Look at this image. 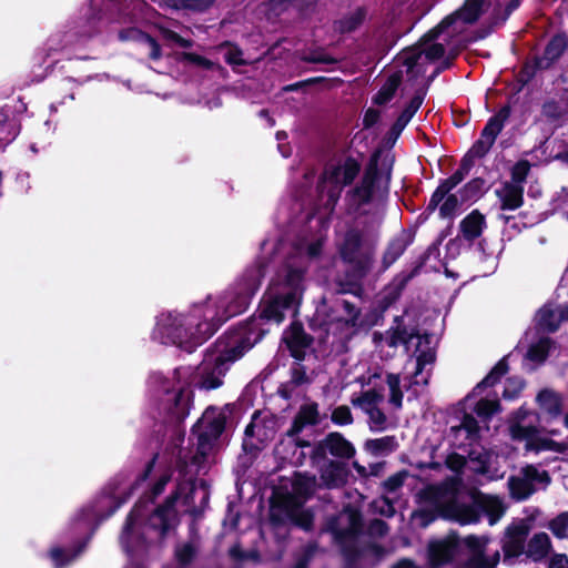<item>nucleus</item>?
Here are the masks:
<instances>
[{
    "label": "nucleus",
    "mask_w": 568,
    "mask_h": 568,
    "mask_svg": "<svg viewBox=\"0 0 568 568\" xmlns=\"http://www.w3.org/2000/svg\"><path fill=\"white\" fill-rule=\"evenodd\" d=\"M261 267L247 268L219 302L217 311L210 318L195 321L193 316H169L160 332L173 345L192 353L204 344L230 318L244 313L262 283Z\"/></svg>",
    "instance_id": "f257e3e1"
},
{
    "label": "nucleus",
    "mask_w": 568,
    "mask_h": 568,
    "mask_svg": "<svg viewBox=\"0 0 568 568\" xmlns=\"http://www.w3.org/2000/svg\"><path fill=\"white\" fill-rule=\"evenodd\" d=\"M252 348L248 338L236 337L229 332L220 336L204 354L199 366L197 386L205 390L216 389L223 384V377L231 365Z\"/></svg>",
    "instance_id": "f03ea898"
},
{
    "label": "nucleus",
    "mask_w": 568,
    "mask_h": 568,
    "mask_svg": "<svg viewBox=\"0 0 568 568\" xmlns=\"http://www.w3.org/2000/svg\"><path fill=\"white\" fill-rule=\"evenodd\" d=\"M471 503H460L456 496L443 504L445 520L458 523L462 526L478 524L483 515H486L490 526H494L504 515L505 507L498 496L487 495L475 490Z\"/></svg>",
    "instance_id": "7ed1b4c3"
},
{
    "label": "nucleus",
    "mask_w": 568,
    "mask_h": 568,
    "mask_svg": "<svg viewBox=\"0 0 568 568\" xmlns=\"http://www.w3.org/2000/svg\"><path fill=\"white\" fill-rule=\"evenodd\" d=\"M286 312H292L293 316L297 315L293 304L285 303L281 295L273 293L260 303L256 314L227 332L236 337L248 338L253 347L268 334L270 328L266 325L270 323L280 325L285 321Z\"/></svg>",
    "instance_id": "20e7f679"
},
{
    "label": "nucleus",
    "mask_w": 568,
    "mask_h": 568,
    "mask_svg": "<svg viewBox=\"0 0 568 568\" xmlns=\"http://www.w3.org/2000/svg\"><path fill=\"white\" fill-rule=\"evenodd\" d=\"M341 261L352 276H367L373 270L376 244L357 227L346 230L337 248Z\"/></svg>",
    "instance_id": "39448f33"
},
{
    "label": "nucleus",
    "mask_w": 568,
    "mask_h": 568,
    "mask_svg": "<svg viewBox=\"0 0 568 568\" xmlns=\"http://www.w3.org/2000/svg\"><path fill=\"white\" fill-rule=\"evenodd\" d=\"M270 524L282 527L288 520L305 532L314 529L315 515L311 508H303L302 503L291 493L281 494L271 499Z\"/></svg>",
    "instance_id": "423d86ee"
},
{
    "label": "nucleus",
    "mask_w": 568,
    "mask_h": 568,
    "mask_svg": "<svg viewBox=\"0 0 568 568\" xmlns=\"http://www.w3.org/2000/svg\"><path fill=\"white\" fill-rule=\"evenodd\" d=\"M306 270L291 264L284 266L282 273L277 274L274 283V293L281 295L285 303L295 306V314L300 313L306 291Z\"/></svg>",
    "instance_id": "0eeeda50"
},
{
    "label": "nucleus",
    "mask_w": 568,
    "mask_h": 568,
    "mask_svg": "<svg viewBox=\"0 0 568 568\" xmlns=\"http://www.w3.org/2000/svg\"><path fill=\"white\" fill-rule=\"evenodd\" d=\"M225 426L226 417L224 414L211 417L209 410L192 426L191 433L197 438L194 462L199 457L204 459L209 455L215 442L225 430Z\"/></svg>",
    "instance_id": "6e6552de"
},
{
    "label": "nucleus",
    "mask_w": 568,
    "mask_h": 568,
    "mask_svg": "<svg viewBox=\"0 0 568 568\" xmlns=\"http://www.w3.org/2000/svg\"><path fill=\"white\" fill-rule=\"evenodd\" d=\"M356 454L355 446L339 432H331L313 445L310 458L314 465L327 459V455L337 460H349Z\"/></svg>",
    "instance_id": "1a4fd4ad"
},
{
    "label": "nucleus",
    "mask_w": 568,
    "mask_h": 568,
    "mask_svg": "<svg viewBox=\"0 0 568 568\" xmlns=\"http://www.w3.org/2000/svg\"><path fill=\"white\" fill-rule=\"evenodd\" d=\"M449 488L446 483L440 485H427L418 493V498L422 503H427L433 508H420L413 513V517L419 520V526L423 528L428 527L437 518L444 519L443 501L444 497L448 494Z\"/></svg>",
    "instance_id": "9d476101"
},
{
    "label": "nucleus",
    "mask_w": 568,
    "mask_h": 568,
    "mask_svg": "<svg viewBox=\"0 0 568 568\" xmlns=\"http://www.w3.org/2000/svg\"><path fill=\"white\" fill-rule=\"evenodd\" d=\"M165 395L166 398L162 404L165 422L179 427L184 423L193 407L194 392L189 386H183L176 390H166Z\"/></svg>",
    "instance_id": "9b49d317"
},
{
    "label": "nucleus",
    "mask_w": 568,
    "mask_h": 568,
    "mask_svg": "<svg viewBox=\"0 0 568 568\" xmlns=\"http://www.w3.org/2000/svg\"><path fill=\"white\" fill-rule=\"evenodd\" d=\"M320 468L321 488L335 489L342 488L348 483L351 470L347 462L337 459H326Z\"/></svg>",
    "instance_id": "f8f14e48"
},
{
    "label": "nucleus",
    "mask_w": 568,
    "mask_h": 568,
    "mask_svg": "<svg viewBox=\"0 0 568 568\" xmlns=\"http://www.w3.org/2000/svg\"><path fill=\"white\" fill-rule=\"evenodd\" d=\"M361 163L353 156H347L343 163L326 166L322 178L329 184L348 186L353 184L361 172Z\"/></svg>",
    "instance_id": "ddd939ff"
},
{
    "label": "nucleus",
    "mask_w": 568,
    "mask_h": 568,
    "mask_svg": "<svg viewBox=\"0 0 568 568\" xmlns=\"http://www.w3.org/2000/svg\"><path fill=\"white\" fill-rule=\"evenodd\" d=\"M290 355L297 362H303L306 357V349L314 343V337L306 333L301 322H293L290 325V333L284 338Z\"/></svg>",
    "instance_id": "4468645a"
},
{
    "label": "nucleus",
    "mask_w": 568,
    "mask_h": 568,
    "mask_svg": "<svg viewBox=\"0 0 568 568\" xmlns=\"http://www.w3.org/2000/svg\"><path fill=\"white\" fill-rule=\"evenodd\" d=\"M568 50V36L565 32L555 33L546 43L542 54L535 55L538 68L550 70Z\"/></svg>",
    "instance_id": "2eb2a0df"
},
{
    "label": "nucleus",
    "mask_w": 568,
    "mask_h": 568,
    "mask_svg": "<svg viewBox=\"0 0 568 568\" xmlns=\"http://www.w3.org/2000/svg\"><path fill=\"white\" fill-rule=\"evenodd\" d=\"M459 549L457 538L434 540L428 544V562L430 566L443 567L450 564Z\"/></svg>",
    "instance_id": "dca6fc26"
},
{
    "label": "nucleus",
    "mask_w": 568,
    "mask_h": 568,
    "mask_svg": "<svg viewBox=\"0 0 568 568\" xmlns=\"http://www.w3.org/2000/svg\"><path fill=\"white\" fill-rule=\"evenodd\" d=\"M415 233L403 229L389 240L382 257V271L389 268L414 242Z\"/></svg>",
    "instance_id": "f3484780"
},
{
    "label": "nucleus",
    "mask_w": 568,
    "mask_h": 568,
    "mask_svg": "<svg viewBox=\"0 0 568 568\" xmlns=\"http://www.w3.org/2000/svg\"><path fill=\"white\" fill-rule=\"evenodd\" d=\"M320 422L318 404L316 402L303 404L294 416L291 427L286 430V436L296 437L306 426H316Z\"/></svg>",
    "instance_id": "a211bd4d"
},
{
    "label": "nucleus",
    "mask_w": 568,
    "mask_h": 568,
    "mask_svg": "<svg viewBox=\"0 0 568 568\" xmlns=\"http://www.w3.org/2000/svg\"><path fill=\"white\" fill-rule=\"evenodd\" d=\"M335 306L344 311L346 316L333 317L331 324L341 331H356L362 327V310L348 300H336Z\"/></svg>",
    "instance_id": "6ab92c4d"
},
{
    "label": "nucleus",
    "mask_w": 568,
    "mask_h": 568,
    "mask_svg": "<svg viewBox=\"0 0 568 568\" xmlns=\"http://www.w3.org/2000/svg\"><path fill=\"white\" fill-rule=\"evenodd\" d=\"M510 114V104L507 103L503 105L493 116L489 118L486 125L481 130L480 139L476 142H495Z\"/></svg>",
    "instance_id": "aec40b11"
},
{
    "label": "nucleus",
    "mask_w": 568,
    "mask_h": 568,
    "mask_svg": "<svg viewBox=\"0 0 568 568\" xmlns=\"http://www.w3.org/2000/svg\"><path fill=\"white\" fill-rule=\"evenodd\" d=\"M503 211H515L524 204V186L505 182L501 189L496 190Z\"/></svg>",
    "instance_id": "412c9836"
},
{
    "label": "nucleus",
    "mask_w": 568,
    "mask_h": 568,
    "mask_svg": "<svg viewBox=\"0 0 568 568\" xmlns=\"http://www.w3.org/2000/svg\"><path fill=\"white\" fill-rule=\"evenodd\" d=\"M486 227L485 215L478 210H473L459 223L463 237L468 242L477 240Z\"/></svg>",
    "instance_id": "4be33fe9"
},
{
    "label": "nucleus",
    "mask_w": 568,
    "mask_h": 568,
    "mask_svg": "<svg viewBox=\"0 0 568 568\" xmlns=\"http://www.w3.org/2000/svg\"><path fill=\"white\" fill-rule=\"evenodd\" d=\"M487 542L488 538L478 537L476 535H468L463 539L464 546L470 552V556L464 564L465 568H475L476 566L483 565Z\"/></svg>",
    "instance_id": "5701e85b"
},
{
    "label": "nucleus",
    "mask_w": 568,
    "mask_h": 568,
    "mask_svg": "<svg viewBox=\"0 0 568 568\" xmlns=\"http://www.w3.org/2000/svg\"><path fill=\"white\" fill-rule=\"evenodd\" d=\"M367 17L365 7H357L353 12L343 16L341 19L335 20L333 28L339 34H348L355 32L362 27Z\"/></svg>",
    "instance_id": "b1692460"
},
{
    "label": "nucleus",
    "mask_w": 568,
    "mask_h": 568,
    "mask_svg": "<svg viewBox=\"0 0 568 568\" xmlns=\"http://www.w3.org/2000/svg\"><path fill=\"white\" fill-rule=\"evenodd\" d=\"M485 3L486 0H465L463 6L448 14V17H453L454 23L457 20H462L466 24H474L484 13Z\"/></svg>",
    "instance_id": "393cba45"
},
{
    "label": "nucleus",
    "mask_w": 568,
    "mask_h": 568,
    "mask_svg": "<svg viewBox=\"0 0 568 568\" xmlns=\"http://www.w3.org/2000/svg\"><path fill=\"white\" fill-rule=\"evenodd\" d=\"M432 254V247H428L424 253H422L414 263L413 268L409 272H400L394 278V293L395 296H399L400 293L405 290L407 284L416 277L422 268L425 266L427 261L429 260Z\"/></svg>",
    "instance_id": "a878e982"
},
{
    "label": "nucleus",
    "mask_w": 568,
    "mask_h": 568,
    "mask_svg": "<svg viewBox=\"0 0 568 568\" xmlns=\"http://www.w3.org/2000/svg\"><path fill=\"white\" fill-rule=\"evenodd\" d=\"M509 365L507 356L500 358L490 372L473 388V395H480L488 387H494L508 373Z\"/></svg>",
    "instance_id": "bb28decb"
},
{
    "label": "nucleus",
    "mask_w": 568,
    "mask_h": 568,
    "mask_svg": "<svg viewBox=\"0 0 568 568\" xmlns=\"http://www.w3.org/2000/svg\"><path fill=\"white\" fill-rule=\"evenodd\" d=\"M541 114L551 123L564 121L568 118V97L549 99L541 105Z\"/></svg>",
    "instance_id": "cd10ccee"
},
{
    "label": "nucleus",
    "mask_w": 568,
    "mask_h": 568,
    "mask_svg": "<svg viewBox=\"0 0 568 568\" xmlns=\"http://www.w3.org/2000/svg\"><path fill=\"white\" fill-rule=\"evenodd\" d=\"M539 407L551 417L562 413V396L549 388L541 389L536 397Z\"/></svg>",
    "instance_id": "c85d7f7f"
},
{
    "label": "nucleus",
    "mask_w": 568,
    "mask_h": 568,
    "mask_svg": "<svg viewBox=\"0 0 568 568\" xmlns=\"http://www.w3.org/2000/svg\"><path fill=\"white\" fill-rule=\"evenodd\" d=\"M402 81L403 74L400 71L392 73L372 98L373 103L376 105H385L390 102L402 84Z\"/></svg>",
    "instance_id": "c756f323"
},
{
    "label": "nucleus",
    "mask_w": 568,
    "mask_h": 568,
    "mask_svg": "<svg viewBox=\"0 0 568 568\" xmlns=\"http://www.w3.org/2000/svg\"><path fill=\"white\" fill-rule=\"evenodd\" d=\"M550 548L549 536L546 532H538L528 541L525 554L532 561L538 562L548 556Z\"/></svg>",
    "instance_id": "7c9ffc66"
},
{
    "label": "nucleus",
    "mask_w": 568,
    "mask_h": 568,
    "mask_svg": "<svg viewBox=\"0 0 568 568\" xmlns=\"http://www.w3.org/2000/svg\"><path fill=\"white\" fill-rule=\"evenodd\" d=\"M488 189L489 186L484 178L477 176L471 179L458 191L460 203H473L478 201L488 191Z\"/></svg>",
    "instance_id": "2f4dec72"
},
{
    "label": "nucleus",
    "mask_w": 568,
    "mask_h": 568,
    "mask_svg": "<svg viewBox=\"0 0 568 568\" xmlns=\"http://www.w3.org/2000/svg\"><path fill=\"white\" fill-rule=\"evenodd\" d=\"M343 514L346 515L347 527L343 529L342 535H346V539H356L364 526L362 511L348 504L344 506Z\"/></svg>",
    "instance_id": "473e14b6"
},
{
    "label": "nucleus",
    "mask_w": 568,
    "mask_h": 568,
    "mask_svg": "<svg viewBox=\"0 0 568 568\" xmlns=\"http://www.w3.org/2000/svg\"><path fill=\"white\" fill-rule=\"evenodd\" d=\"M364 448L373 456L388 455L398 448V442L395 436L388 435L381 438L367 439L364 444Z\"/></svg>",
    "instance_id": "72a5a7b5"
},
{
    "label": "nucleus",
    "mask_w": 568,
    "mask_h": 568,
    "mask_svg": "<svg viewBox=\"0 0 568 568\" xmlns=\"http://www.w3.org/2000/svg\"><path fill=\"white\" fill-rule=\"evenodd\" d=\"M128 34H136L138 39L150 48L149 58L151 60L156 61L162 58V48L154 37L135 28L121 30L119 37L121 40H126Z\"/></svg>",
    "instance_id": "f704fd0d"
},
{
    "label": "nucleus",
    "mask_w": 568,
    "mask_h": 568,
    "mask_svg": "<svg viewBox=\"0 0 568 568\" xmlns=\"http://www.w3.org/2000/svg\"><path fill=\"white\" fill-rule=\"evenodd\" d=\"M382 150L377 149L372 154L368 163L366 164L364 169L363 176L358 184L367 187L368 190L373 191L375 193L376 184L379 180V170H378V160L381 156Z\"/></svg>",
    "instance_id": "c9c22d12"
},
{
    "label": "nucleus",
    "mask_w": 568,
    "mask_h": 568,
    "mask_svg": "<svg viewBox=\"0 0 568 568\" xmlns=\"http://www.w3.org/2000/svg\"><path fill=\"white\" fill-rule=\"evenodd\" d=\"M173 519H175V516L154 508L149 517V526L159 532L161 539H164L173 527Z\"/></svg>",
    "instance_id": "e433bc0d"
},
{
    "label": "nucleus",
    "mask_w": 568,
    "mask_h": 568,
    "mask_svg": "<svg viewBox=\"0 0 568 568\" xmlns=\"http://www.w3.org/2000/svg\"><path fill=\"white\" fill-rule=\"evenodd\" d=\"M21 124L10 118L8 112L0 108V142H13L20 133Z\"/></svg>",
    "instance_id": "4c0bfd02"
},
{
    "label": "nucleus",
    "mask_w": 568,
    "mask_h": 568,
    "mask_svg": "<svg viewBox=\"0 0 568 568\" xmlns=\"http://www.w3.org/2000/svg\"><path fill=\"white\" fill-rule=\"evenodd\" d=\"M345 278L343 281H338L336 293L337 294H352L357 297H362L364 294L363 281L367 276H352V272L345 270L344 272Z\"/></svg>",
    "instance_id": "58836bf2"
},
{
    "label": "nucleus",
    "mask_w": 568,
    "mask_h": 568,
    "mask_svg": "<svg viewBox=\"0 0 568 568\" xmlns=\"http://www.w3.org/2000/svg\"><path fill=\"white\" fill-rule=\"evenodd\" d=\"M426 94L427 88H418L410 101L406 104L395 121L406 126L418 111V109L422 106Z\"/></svg>",
    "instance_id": "ea45409f"
},
{
    "label": "nucleus",
    "mask_w": 568,
    "mask_h": 568,
    "mask_svg": "<svg viewBox=\"0 0 568 568\" xmlns=\"http://www.w3.org/2000/svg\"><path fill=\"white\" fill-rule=\"evenodd\" d=\"M426 94L427 88H418L410 101L406 104L395 121L406 126L418 111V109L422 106Z\"/></svg>",
    "instance_id": "a19ab883"
},
{
    "label": "nucleus",
    "mask_w": 568,
    "mask_h": 568,
    "mask_svg": "<svg viewBox=\"0 0 568 568\" xmlns=\"http://www.w3.org/2000/svg\"><path fill=\"white\" fill-rule=\"evenodd\" d=\"M536 325L540 331L555 333L559 328L557 312L549 305H544L537 313Z\"/></svg>",
    "instance_id": "79ce46f5"
},
{
    "label": "nucleus",
    "mask_w": 568,
    "mask_h": 568,
    "mask_svg": "<svg viewBox=\"0 0 568 568\" xmlns=\"http://www.w3.org/2000/svg\"><path fill=\"white\" fill-rule=\"evenodd\" d=\"M428 335L425 334L424 338L426 342H428ZM414 338H418L419 341L423 338V336L419 334L418 329L414 328L410 332L403 326H398L390 333L389 337L387 338V345L389 347H397L398 345H408Z\"/></svg>",
    "instance_id": "37998d69"
},
{
    "label": "nucleus",
    "mask_w": 568,
    "mask_h": 568,
    "mask_svg": "<svg viewBox=\"0 0 568 568\" xmlns=\"http://www.w3.org/2000/svg\"><path fill=\"white\" fill-rule=\"evenodd\" d=\"M552 344L554 341L550 337H540L528 347L527 358L535 363H544L549 356Z\"/></svg>",
    "instance_id": "c03bdc74"
},
{
    "label": "nucleus",
    "mask_w": 568,
    "mask_h": 568,
    "mask_svg": "<svg viewBox=\"0 0 568 568\" xmlns=\"http://www.w3.org/2000/svg\"><path fill=\"white\" fill-rule=\"evenodd\" d=\"M508 486L511 497L516 500H526L536 491L532 483L520 477H510Z\"/></svg>",
    "instance_id": "a18cd8bd"
},
{
    "label": "nucleus",
    "mask_w": 568,
    "mask_h": 568,
    "mask_svg": "<svg viewBox=\"0 0 568 568\" xmlns=\"http://www.w3.org/2000/svg\"><path fill=\"white\" fill-rule=\"evenodd\" d=\"M538 428L535 425L525 426L520 423H511L509 425V433L514 440H526V445L535 443L538 437Z\"/></svg>",
    "instance_id": "49530a36"
},
{
    "label": "nucleus",
    "mask_w": 568,
    "mask_h": 568,
    "mask_svg": "<svg viewBox=\"0 0 568 568\" xmlns=\"http://www.w3.org/2000/svg\"><path fill=\"white\" fill-rule=\"evenodd\" d=\"M382 390V388H371L366 392H363L361 396L352 398V404L356 407H361L364 412L371 407H378V403L383 402L384 399Z\"/></svg>",
    "instance_id": "de8ad7c7"
},
{
    "label": "nucleus",
    "mask_w": 568,
    "mask_h": 568,
    "mask_svg": "<svg viewBox=\"0 0 568 568\" xmlns=\"http://www.w3.org/2000/svg\"><path fill=\"white\" fill-rule=\"evenodd\" d=\"M460 430L466 432L467 439L475 440L479 437L480 428L477 419L471 414L465 413L462 423L458 426L450 427V432L456 436Z\"/></svg>",
    "instance_id": "09e8293b"
},
{
    "label": "nucleus",
    "mask_w": 568,
    "mask_h": 568,
    "mask_svg": "<svg viewBox=\"0 0 568 568\" xmlns=\"http://www.w3.org/2000/svg\"><path fill=\"white\" fill-rule=\"evenodd\" d=\"M197 549L193 542L187 541L174 549V558L180 568H187L195 559Z\"/></svg>",
    "instance_id": "8fccbe9b"
},
{
    "label": "nucleus",
    "mask_w": 568,
    "mask_h": 568,
    "mask_svg": "<svg viewBox=\"0 0 568 568\" xmlns=\"http://www.w3.org/2000/svg\"><path fill=\"white\" fill-rule=\"evenodd\" d=\"M527 450H534V452H542V450H551L556 453L564 454L568 449V444L556 442L551 438L547 437H537L535 439V443H530L529 445H526Z\"/></svg>",
    "instance_id": "3c124183"
},
{
    "label": "nucleus",
    "mask_w": 568,
    "mask_h": 568,
    "mask_svg": "<svg viewBox=\"0 0 568 568\" xmlns=\"http://www.w3.org/2000/svg\"><path fill=\"white\" fill-rule=\"evenodd\" d=\"M386 383L389 387V403L396 408L403 407L404 394L400 389V378L398 374L388 373L386 376Z\"/></svg>",
    "instance_id": "603ef678"
},
{
    "label": "nucleus",
    "mask_w": 568,
    "mask_h": 568,
    "mask_svg": "<svg viewBox=\"0 0 568 568\" xmlns=\"http://www.w3.org/2000/svg\"><path fill=\"white\" fill-rule=\"evenodd\" d=\"M336 544L339 546L347 566H353L358 561L362 556V551L356 544V539H344L342 541H336Z\"/></svg>",
    "instance_id": "864d4df0"
},
{
    "label": "nucleus",
    "mask_w": 568,
    "mask_h": 568,
    "mask_svg": "<svg viewBox=\"0 0 568 568\" xmlns=\"http://www.w3.org/2000/svg\"><path fill=\"white\" fill-rule=\"evenodd\" d=\"M474 410L478 417L489 419L501 410V406L498 399L480 398L475 405Z\"/></svg>",
    "instance_id": "5fc2aeb1"
},
{
    "label": "nucleus",
    "mask_w": 568,
    "mask_h": 568,
    "mask_svg": "<svg viewBox=\"0 0 568 568\" xmlns=\"http://www.w3.org/2000/svg\"><path fill=\"white\" fill-rule=\"evenodd\" d=\"M221 47L229 48L224 54V60L229 65H247L248 62L243 59V50L237 44L225 41Z\"/></svg>",
    "instance_id": "6e6d98bb"
},
{
    "label": "nucleus",
    "mask_w": 568,
    "mask_h": 568,
    "mask_svg": "<svg viewBox=\"0 0 568 568\" xmlns=\"http://www.w3.org/2000/svg\"><path fill=\"white\" fill-rule=\"evenodd\" d=\"M470 463L474 465L471 470L479 475H486L490 467V457L487 453H476L471 450L468 454Z\"/></svg>",
    "instance_id": "4d7b16f0"
},
{
    "label": "nucleus",
    "mask_w": 568,
    "mask_h": 568,
    "mask_svg": "<svg viewBox=\"0 0 568 568\" xmlns=\"http://www.w3.org/2000/svg\"><path fill=\"white\" fill-rule=\"evenodd\" d=\"M347 196L355 202L357 207H361L372 202L374 193L367 187L357 184L347 192Z\"/></svg>",
    "instance_id": "13d9d810"
},
{
    "label": "nucleus",
    "mask_w": 568,
    "mask_h": 568,
    "mask_svg": "<svg viewBox=\"0 0 568 568\" xmlns=\"http://www.w3.org/2000/svg\"><path fill=\"white\" fill-rule=\"evenodd\" d=\"M343 529L341 527V516L331 515L326 518L322 531L332 534L334 541H342L346 539V535H342Z\"/></svg>",
    "instance_id": "bf43d9fd"
},
{
    "label": "nucleus",
    "mask_w": 568,
    "mask_h": 568,
    "mask_svg": "<svg viewBox=\"0 0 568 568\" xmlns=\"http://www.w3.org/2000/svg\"><path fill=\"white\" fill-rule=\"evenodd\" d=\"M454 24L453 17L446 16L438 24L428 30L423 37L422 41L425 43L436 41L448 28Z\"/></svg>",
    "instance_id": "052dcab7"
},
{
    "label": "nucleus",
    "mask_w": 568,
    "mask_h": 568,
    "mask_svg": "<svg viewBox=\"0 0 568 568\" xmlns=\"http://www.w3.org/2000/svg\"><path fill=\"white\" fill-rule=\"evenodd\" d=\"M538 71H546V70H545V68H538L537 59L534 57L530 62L527 61L521 67L519 74H518V81L524 87V85L528 84L536 77Z\"/></svg>",
    "instance_id": "680f3d73"
},
{
    "label": "nucleus",
    "mask_w": 568,
    "mask_h": 568,
    "mask_svg": "<svg viewBox=\"0 0 568 568\" xmlns=\"http://www.w3.org/2000/svg\"><path fill=\"white\" fill-rule=\"evenodd\" d=\"M229 555L232 559H234L235 561H240V562H243L246 560L260 561V558H261L260 552L257 550H244V549H242V547L239 542L234 544L229 549Z\"/></svg>",
    "instance_id": "e2e57ef3"
},
{
    "label": "nucleus",
    "mask_w": 568,
    "mask_h": 568,
    "mask_svg": "<svg viewBox=\"0 0 568 568\" xmlns=\"http://www.w3.org/2000/svg\"><path fill=\"white\" fill-rule=\"evenodd\" d=\"M467 465V458L456 452L449 453L445 458V466L456 475L460 476Z\"/></svg>",
    "instance_id": "0e129e2a"
},
{
    "label": "nucleus",
    "mask_w": 568,
    "mask_h": 568,
    "mask_svg": "<svg viewBox=\"0 0 568 568\" xmlns=\"http://www.w3.org/2000/svg\"><path fill=\"white\" fill-rule=\"evenodd\" d=\"M365 414L368 415L369 429L372 432L385 429L387 417L379 407H371L369 409H366Z\"/></svg>",
    "instance_id": "69168bd1"
},
{
    "label": "nucleus",
    "mask_w": 568,
    "mask_h": 568,
    "mask_svg": "<svg viewBox=\"0 0 568 568\" xmlns=\"http://www.w3.org/2000/svg\"><path fill=\"white\" fill-rule=\"evenodd\" d=\"M530 171V163L527 160H519L511 169V182L514 184L521 185Z\"/></svg>",
    "instance_id": "338daca9"
},
{
    "label": "nucleus",
    "mask_w": 568,
    "mask_h": 568,
    "mask_svg": "<svg viewBox=\"0 0 568 568\" xmlns=\"http://www.w3.org/2000/svg\"><path fill=\"white\" fill-rule=\"evenodd\" d=\"M549 529L557 538L566 537L568 529V511H564L556 516L549 523Z\"/></svg>",
    "instance_id": "774afa93"
}]
</instances>
